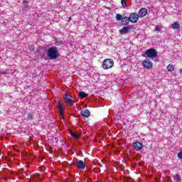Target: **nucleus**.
<instances>
[{"label":"nucleus","mask_w":182,"mask_h":182,"mask_svg":"<svg viewBox=\"0 0 182 182\" xmlns=\"http://www.w3.org/2000/svg\"><path fill=\"white\" fill-rule=\"evenodd\" d=\"M47 56L51 60L58 59L60 55L59 54V48L56 46L50 47L47 50Z\"/></svg>","instance_id":"f257e3e1"},{"label":"nucleus","mask_w":182,"mask_h":182,"mask_svg":"<svg viewBox=\"0 0 182 182\" xmlns=\"http://www.w3.org/2000/svg\"><path fill=\"white\" fill-rule=\"evenodd\" d=\"M113 65H114V62L113 61V59L107 58L104 60L102 63V68L103 69H105V70L111 69V68H113Z\"/></svg>","instance_id":"f03ea898"},{"label":"nucleus","mask_w":182,"mask_h":182,"mask_svg":"<svg viewBox=\"0 0 182 182\" xmlns=\"http://www.w3.org/2000/svg\"><path fill=\"white\" fill-rule=\"evenodd\" d=\"M145 55H146L147 58H151V59H154V58H157V52L154 48H150L146 50Z\"/></svg>","instance_id":"7ed1b4c3"},{"label":"nucleus","mask_w":182,"mask_h":182,"mask_svg":"<svg viewBox=\"0 0 182 182\" xmlns=\"http://www.w3.org/2000/svg\"><path fill=\"white\" fill-rule=\"evenodd\" d=\"M64 100L68 106H73L75 105V101L72 100V97L68 94H65L64 96Z\"/></svg>","instance_id":"20e7f679"},{"label":"nucleus","mask_w":182,"mask_h":182,"mask_svg":"<svg viewBox=\"0 0 182 182\" xmlns=\"http://www.w3.org/2000/svg\"><path fill=\"white\" fill-rule=\"evenodd\" d=\"M132 147L136 151H140L141 149H143V144L139 141L134 142L132 144Z\"/></svg>","instance_id":"39448f33"},{"label":"nucleus","mask_w":182,"mask_h":182,"mask_svg":"<svg viewBox=\"0 0 182 182\" xmlns=\"http://www.w3.org/2000/svg\"><path fill=\"white\" fill-rule=\"evenodd\" d=\"M129 18L132 23H136L139 21V15L136 13H132Z\"/></svg>","instance_id":"423d86ee"},{"label":"nucleus","mask_w":182,"mask_h":182,"mask_svg":"<svg viewBox=\"0 0 182 182\" xmlns=\"http://www.w3.org/2000/svg\"><path fill=\"white\" fill-rule=\"evenodd\" d=\"M76 166L77 168H80V170H85V168H86V164L82 160L77 161L76 162Z\"/></svg>","instance_id":"0eeeda50"},{"label":"nucleus","mask_w":182,"mask_h":182,"mask_svg":"<svg viewBox=\"0 0 182 182\" xmlns=\"http://www.w3.org/2000/svg\"><path fill=\"white\" fill-rule=\"evenodd\" d=\"M147 9L141 8L138 13L139 18H144V16H146V15H147Z\"/></svg>","instance_id":"6e6552de"},{"label":"nucleus","mask_w":182,"mask_h":182,"mask_svg":"<svg viewBox=\"0 0 182 182\" xmlns=\"http://www.w3.org/2000/svg\"><path fill=\"white\" fill-rule=\"evenodd\" d=\"M143 66L146 68V69H151L153 68V63L151 61L144 60L143 61Z\"/></svg>","instance_id":"1a4fd4ad"},{"label":"nucleus","mask_w":182,"mask_h":182,"mask_svg":"<svg viewBox=\"0 0 182 182\" xmlns=\"http://www.w3.org/2000/svg\"><path fill=\"white\" fill-rule=\"evenodd\" d=\"M80 114L83 117H89L90 116V111L89 109H82Z\"/></svg>","instance_id":"9d476101"},{"label":"nucleus","mask_w":182,"mask_h":182,"mask_svg":"<svg viewBox=\"0 0 182 182\" xmlns=\"http://www.w3.org/2000/svg\"><path fill=\"white\" fill-rule=\"evenodd\" d=\"M130 31V27H123L122 29L119 30V33L122 35H124V33H127Z\"/></svg>","instance_id":"9b49d317"},{"label":"nucleus","mask_w":182,"mask_h":182,"mask_svg":"<svg viewBox=\"0 0 182 182\" xmlns=\"http://www.w3.org/2000/svg\"><path fill=\"white\" fill-rule=\"evenodd\" d=\"M171 28H172V29H179L180 28V23H178V22L177 21H174L171 26Z\"/></svg>","instance_id":"f8f14e48"},{"label":"nucleus","mask_w":182,"mask_h":182,"mask_svg":"<svg viewBox=\"0 0 182 182\" xmlns=\"http://www.w3.org/2000/svg\"><path fill=\"white\" fill-rule=\"evenodd\" d=\"M174 182H180L181 181V177H180V175L176 174L173 176Z\"/></svg>","instance_id":"ddd939ff"},{"label":"nucleus","mask_w":182,"mask_h":182,"mask_svg":"<svg viewBox=\"0 0 182 182\" xmlns=\"http://www.w3.org/2000/svg\"><path fill=\"white\" fill-rule=\"evenodd\" d=\"M129 22H130V18L129 17H124V18L122 19V23L124 25H127V23H129Z\"/></svg>","instance_id":"4468645a"},{"label":"nucleus","mask_w":182,"mask_h":182,"mask_svg":"<svg viewBox=\"0 0 182 182\" xmlns=\"http://www.w3.org/2000/svg\"><path fill=\"white\" fill-rule=\"evenodd\" d=\"M79 95L80 96V97H83V98L87 97V96H89V95H87V93H86V92H85L83 91H80L79 92Z\"/></svg>","instance_id":"2eb2a0df"},{"label":"nucleus","mask_w":182,"mask_h":182,"mask_svg":"<svg viewBox=\"0 0 182 182\" xmlns=\"http://www.w3.org/2000/svg\"><path fill=\"white\" fill-rule=\"evenodd\" d=\"M58 109L59 112H60V114H63L62 113V112H63V107L62 106V104H60V102L58 103Z\"/></svg>","instance_id":"dca6fc26"},{"label":"nucleus","mask_w":182,"mask_h":182,"mask_svg":"<svg viewBox=\"0 0 182 182\" xmlns=\"http://www.w3.org/2000/svg\"><path fill=\"white\" fill-rule=\"evenodd\" d=\"M124 18V17H123V16L122 14H118L116 15L117 21H123Z\"/></svg>","instance_id":"f3484780"},{"label":"nucleus","mask_w":182,"mask_h":182,"mask_svg":"<svg viewBox=\"0 0 182 182\" xmlns=\"http://www.w3.org/2000/svg\"><path fill=\"white\" fill-rule=\"evenodd\" d=\"M167 70H168V72H173V70H174V66L173 65H168L167 66Z\"/></svg>","instance_id":"a211bd4d"},{"label":"nucleus","mask_w":182,"mask_h":182,"mask_svg":"<svg viewBox=\"0 0 182 182\" xmlns=\"http://www.w3.org/2000/svg\"><path fill=\"white\" fill-rule=\"evenodd\" d=\"M70 133L74 139H79V136H77V134H76L75 132H72V130H70Z\"/></svg>","instance_id":"6ab92c4d"},{"label":"nucleus","mask_w":182,"mask_h":182,"mask_svg":"<svg viewBox=\"0 0 182 182\" xmlns=\"http://www.w3.org/2000/svg\"><path fill=\"white\" fill-rule=\"evenodd\" d=\"M121 4L123 8H126V6H127V3L125 1V0H121Z\"/></svg>","instance_id":"aec40b11"},{"label":"nucleus","mask_w":182,"mask_h":182,"mask_svg":"<svg viewBox=\"0 0 182 182\" xmlns=\"http://www.w3.org/2000/svg\"><path fill=\"white\" fill-rule=\"evenodd\" d=\"M27 117L29 120H32V119H33V114L29 113L27 114Z\"/></svg>","instance_id":"412c9836"},{"label":"nucleus","mask_w":182,"mask_h":182,"mask_svg":"<svg viewBox=\"0 0 182 182\" xmlns=\"http://www.w3.org/2000/svg\"><path fill=\"white\" fill-rule=\"evenodd\" d=\"M155 31H156V32H160V31H161L160 26H156L155 27Z\"/></svg>","instance_id":"4be33fe9"},{"label":"nucleus","mask_w":182,"mask_h":182,"mask_svg":"<svg viewBox=\"0 0 182 182\" xmlns=\"http://www.w3.org/2000/svg\"><path fill=\"white\" fill-rule=\"evenodd\" d=\"M178 157L179 159H182V151H181V152H179V153L178 154Z\"/></svg>","instance_id":"5701e85b"},{"label":"nucleus","mask_w":182,"mask_h":182,"mask_svg":"<svg viewBox=\"0 0 182 182\" xmlns=\"http://www.w3.org/2000/svg\"><path fill=\"white\" fill-rule=\"evenodd\" d=\"M29 48L31 49V50H33V46H30Z\"/></svg>","instance_id":"b1692460"},{"label":"nucleus","mask_w":182,"mask_h":182,"mask_svg":"<svg viewBox=\"0 0 182 182\" xmlns=\"http://www.w3.org/2000/svg\"><path fill=\"white\" fill-rule=\"evenodd\" d=\"M180 74L182 75V68L180 70Z\"/></svg>","instance_id":"393cba45"},{"label":"nucleus","mask_w":182,"mask_h":182,"mask_svg":"<svg viewBox=\"0 0 182 182\" xmlns=\"http://www.w3.org/2000/svg\"><path fill=\"white\" fill-rule=\"evenodd\" d=\"M2 114V111L0 110V114Z\"/></svg>","instance_id":"a878e982"}]
</instances>
